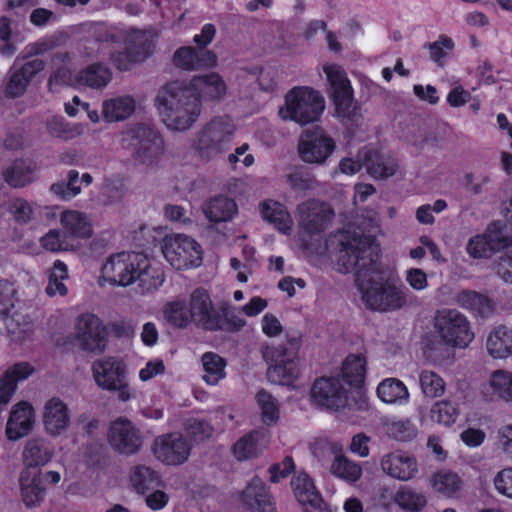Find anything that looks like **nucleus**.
Returning <instances> with one entry per match:
<instances>
[{
  "instance_id": "f257e3e1",
  "label": "nucleus",
  "mask_w": 512,
  "mask_h": 512,
  "mask_svg": "<svg viewBox=\"0 0 512 512\" xmlns=\"http://www.w3.org/2000/svg\"><path fill=\"white\" fill-rule=\"evenodd\" d=\"M334 242L335 268L340 273L355 272L356 285L367 309L389 313L408 305L411 293L397 276L378 264V247L373 238L347 230L337 233Z\"/></svg>"
},
{
  "instance_id": "f03ea898",
  "label": "nucleus",
  "mask_w": 512,
  "mask_h": 512,
  "mask_svg": "<svg viewBox=\"0 0 512 512\" xmlns=\"http://www.w3.org/2000/svg\"><path fill=\"white\" fill-rule=\"evenodd\" d=\"M166 280L163 269L144 253L120 251L102 261L96 284L101 289L128 288L136 284L141 296L155 294Z\"/></svg>"
},
{
  "instance_id": "7ed1b4c3",
  "label": "nucleus",
  "mask_w": 512,
  "mask_h": 512,
  "mask_svg": "<svg viewBox=\"0 0 512 512\" xmlns=\"http://www.w3.org/2000/svg\"><path fill=\"white\" fill-rule=\"evenodd\" d=\"M155 106L164 125L172 131L183 132L190 129L202 113V105L187 85L172 82L162 87Z\"/></svg>"
},
{
  "instance_id": "20e7f679",
  "label": "nucleus",
  "mask_w": 512,
  "mask_h": 512,
  "mask_svg": "<svg viewBox=\"0 0 512 512\" xmlns=\"http://www.w3.org/2000/svg\"><path fill=\"white\" fill-rule=\"evenodd\" d=\"M235 133L236 125L229 116H215L195 134L193 149L200 158L215 160L229 149Z\"/></svg>"
},
{
  "instance_id": "39448f33",
  "label": "nucleus",
  "mask_w": 512,
  "mask_h": 512,
  "mask_svg": "<svg viewBox=\"0 0 512 512\" xmlns=\"http://www.w3.org/2000/svg\"><path fill=\"white\" fill-rule=\"evenodd\" d=\"M324 109L325 99L319 91L308 86H296L285 94L278 115L283 121L304 126L318 121Z\"/></svg>"
},
{
  "instance_id": "423d86ee",
  "label": "nucleus",
  "mask_w": 512,
  "mask_h": 512,
  "mask_svg": "<svg viewBox=\"0 0 512 512\" xmlns=\"http://www.w3.org/2000/svg\"><path fill=\"white\" fill-rule=\"evenodd\" d=\"M92 377L98 388L114 392L121 402H128L136 397L128 381L126 362L119 357L104 356L91 365Z\"/></svg>"
},
{
  "instance_id": "0eeeda50",
  "label": "nucleus",
  "mask_w": 512,
  "mask_h": 512,
  "mask_svg": "<svg viewBox=\"0 0 512 512\" xmlns=\"http://www.w3.org/2000/svg\"><path fill=\"white\" fill-rule=\"evenodd\" d=\"M120 146L131 151L140 163L147 166L155 164L164 150V143L159 133L146 124L132 125L122 131Z\"/></svg>"
},
{
  "instance_id": "6e6552de",
  "label": "nucleus",
  "mask_w": 512,
  "mask_h": 512,
  "mask_svg": "<svg viewBox=\"0 0 512 512\" xmlns=\"http://www.w3.org/2000/svg\"><path fill=\"white\" fill-rule=\"evenodd\" d=\"M191 323L205 330L215 331L223 329L227 324L231 330L239 331L246 326V321L240 317L228 318L226 322L218 310L215 309L209 294L202 289L195 290L190 297Z\"/></svg>"
},
{
  "instance_id": "1a4fd4ad",
  "label": "nucleus",
  "mask_w": 512,
  "mask_h": 512,
  "mask_svg": "<svg viewBox=\"0 0 512 512\" xmlns=\"http://www.w3.org/2000/svg\"><path fill=\"white\" fill-rule=\"evenodd\" d=\"M161 251L166 261L176 270L196 268L202 263V249L192 237L169 234L161 241Z\"/></svg>"
},
{
  "instance_id": "9d476101",
  "label": "nucleus",
  "mask_w": 512,
  "mask_h": 512,
  "mask_svg": "<svg viewBox=\"0 0 512 512\" xmlns=\"http://www.w3.org/2000/svg\"><path fill=\"white\" fill-rule=\"evenodd\" d=\"M263 357L269 367L267 378L273 384L291 386L300 375L298 358L295 351L282 347H265Z\"/></svg>"
},
{
  "instance_id": "9b49d317",
  "label": "nucleus",
  "mask_w": 512,
  "mask_h": 512,
  "mask_svg": "<svg viewBox=\"0 0 512 512\" xmlns=\"http://www.w3.org/2000/svg\"><path fill=\"white\" fill-rule=\"evenodd\" d=\"M295 217L299 229L309 235L322 233L331 223L334 211L329 204L310 199L297 205Z\"/></svg>"
},
{
  "instance_id": "f8f14e48",
  "label": "nucleus",
  "mask_w": 512,
  "mask_h": 512,
  "mask_svg": "<svg viewBox=\"0 0 512 512\" xmlns=\"http://www.w3.org/2000/svg\"><path fill=\"white\" fill-rule=\"evenodd\" d=\"M74 337L83 351L100 354L106 348L108 332L96 315L84 313L77 318Z\"/></svg>"
},
{
  "instance_id": "ddd939ff",
  "label": "nucleus",
  "mask_w": 512,
  "mask_h": 512,
  "mask_svg": "<svg viewBox=\"0 0 512 512\" xmlns=\"http://www.w3.org/2000/svg\"><path fill=\"white\" fill-rule=\"evenodd\" d=\"M191 443L178 432L158 436L152 445L153 455L163 464L177 466L185 463L191 453Z\"/></svg>"
},
{
  "instance_id": "4468645a",
  "label": "nucleus",
  "mask_w": 512,
  "mask_h": 512,
  "mask_svg": "<svg viewBox=\"0 0 512 512\" xmlns=\"http://www.w3.org/2000/svg\"><path fill=\"white\" fill-rule=\"evenodd\" d=\"M240 505L251 512H278L268 485L254 476L238 495Z\"/></svg>"
},
{
  "instance_id": "2eb2a0df",
  "label": "nucleus",
  "mask_w": 512,
  "mask_h": 512,
  "mask_svg": "<svg viewBox=\"0 0 512 512\" xmlns=\"http://www.w3.org/2000/svg\"><path fill=\"white\" fill-rule=\"evenodd\" d=\"M108 442L117 452L132 455L140 449L142 438L139 430L129 419L119 417L110 424Z\"/></svg>"
},
{
  "instance_id": "dca6fc26",
  "label": "nucleus",
  "mask_w": 512,
  "mask_h": 512,
  "mask_svg": "<svg viewBox=\"0 0 512 512\" xmlns=\"http://www.w3.org/2000/svg\"><path fill=\"white\" fill-rule=\"evenodd\" d=\"M18 301L17 289L14 283L7 280H0V316L6 319V328L14 341H23L33 333L30 324L20 325L14 317H9Z\"/></svg>"
},
{
  "instance_id": "f3484780",
  "label": "nucleus",
  "mask_w": 512,
  "mask_h": 512,
  "mask_svg": "<svg viewBox=\"0 0 512 512\" xmlns=\"http://www.w3.org/2000/svg\"><path fill=\"white\" fill-rule=\"evenodd\" d=\"M124 43V52L111 55L112 62L119 70L127 71L150 55L151 45L146 32L131 30Z\"/></svg>"
},
{
  "instance_id": "a211bd4d",
  "label": "nucleus",
  "mask_w": 512,
  "mask_h": 512,
  "mask_svg": "<svg viewBox=\"0 0 512 512\" xmlns=\"http://www.w3.org/2000/svg\"><path fill=\"white\" fill-rule=\"evenodd\" d=\"M41 419L45 433L52 438H56L69 430L71 410L61 398L51 397L43 405Z\"/></svg>"
},
{
  "instance_id": "6ab92c4d",
  "label": "nucleus",
  "mask_w": 512,
  "mask_h": 512,
  "mask_svg": "<svg viewBox=\"0 0 512 512\" xmlns=\"http://www.w3.org/2000/svg\"><path fill=\"white\" fill-rule=\"evenodd\" d=\"M380 467L387 476L404 482L415 478L419 472L416 457L401 450L384 454L380 460Z\"/></svg>"
},
{
  "instance_id": "aec40b11",
  "label": "nucleus",
  "mask_w": 512,
  "mask_h": 512,
  "mask_svg": "<svg viewBox=\"0 0 512 512\" xmlns=\"http://www.w3.org/2000/svg\"><path fill=\"white\" fill-rule=\"evenodd\" d=\"M199 101H222L228 92V86L223 77L216 72L193 76L185 83Z\"/></svg>"
},
{
  "instance_id": "412c9836",
  "label": "nucleus",
  "mask_w": 512,
  "mask_h": 512,
  "mask_svg": "<svg viewBox=\"0 0 512 512\" xmlns=\"http://www.w3.org/2000/svg\"><path fill=\"white\" fill-rule=\"evenodd\" d=\"M335 142L322 132H315L303 137L299 142L301 159L310 164H323L334 152Z\"/></svg>"
},
{
  "instance_id": "4be33fe9",
  "label": "nucleus",
  "mask_w": 512,
  "mask_h": 512,
  "mask_svg": "<svg viewBox=\"0 0 512 512\" xmlns=\"http://www.w3.org/2000/svg\"><path fill=\"white\" fill-rule=\"evenodd\" d=\"M35 424V410L31 403L20 401L11 408L5 434L8 440L17 441L27 436Z\"/></svg>"
},
{
  "instance_id": "5701e85b",
  "label": "nucleus",
  "mask_w": 512,
  "mask_h": 512,
  "mask_svg": "<svg viewBox=\"0 0 512 512\" xmlns=\"http://www.w3.org/2000/svg\"><path fill=\"white\" fill-rule=\"evenodd\" d=\"M314 401L327 408H337L345 400L346 388L337 378H320L312 387Z\"/></svg>"
},
{
  "instance_id": "b1692460",
  "label": "nucleus",
  "mask_w": 512,
  "mask_h": 512,
  "mask_svg": "<svg viewBox=\"0 0 512 512\" xmlns=\"http://www.w3.org/2000/svg\"><path fill=\"white\" fill-rule=\"evenodd\" d=\"M60 225L67 238L87 239L93 234L89 217L78 210L66 209L59 214Z\"/></svg>"
},
{
  "instance_id": "393cba45",
  "label": "nucleus",
  "mask_w": 512,
  "mask_h": 512,
  "mask_svg": "<svg viewBox=\"0 0 512 512\" xmlns=\"http://www.w3.org/2000/svg\"><path fill=\"white\" fill-rule=\"evenodd\" d=\"M34 368L27 362L10 366L0 377V405L6 406L17 390V383L31 376Z\"/></svg>"
},
{
  "instance_id": "a878e982",
  "label": "nucleus",
  "mask_w": 512,
  "mask_h": 512,
  "mask_svg": "<svg viewBox=\"0 0 512 512\" xmlns=\"http://www.w3.org/2000/svg\"><path fill=\"white\" fill-rule=\"evenodd\" d=\"M269 435L263 430H254L241 437L232 447L235 458L239 461L257 457L265 449Z\"/></svg>"
},
{
  "instance_id": "bb28decb",
  "label": "nucleus",
  "mask_w": 512,
  "mask_h": 512,
  "mask_svg": "<svg viewBox=\"0 0 512 512\" xmlns=\"http://www.w3.org/2000/svg\"><path fill=\"white\" fill-rule=\"evenodd\" d=\"M259 209L264 221L273 225L277 231L283 234L292 232L294 221L283 204L268 199L260 203Z\"/></svg>"
},
{
  "instance_id": "cd10ccee",
  "label": "nucleus",
  "mask_w": 512,
  "mask_h": 512,
  "mask_svg": "<svg viewBox=\"0 0 512 512\" xmlns=\"http://www.w3.org/2000/svg\"><path fill=\"white\" fill-rule=\"evenodd\" d=\"M21 496L26 506L32 507L43 501L45 487L40 471L24 468L19 478Z\"/></svg>"
},
{
  "instance_id": "c85d7f7f",
  "label": "nucleus",
  "mask_w": 512,
  "mask_h": 512,
  "mask_svg": "<svg viewBox=\"0 0 512 512\" xmlns=\"http://www.w3.org/2000/svg\"><path fill=\"white\" fill-rule=\"evenodd\" d=\"M486 351L493 359H506L512 356V328L495 326L486 339Z\"/></svg>"
},
{
  "instance_id": "c756f323",
  "label": "nucleus",
  "mask_w": 512,
  "mask_h": 512,
  "mask_svg": "<svg viewBox=\"0 0 512 512\" xmlns=\"http://www.w3.org/2000/svg\"><path fill=\"white\" fill-rule=\"evenodd\" d=\"M136 110V100L131 95H117L102 104V115L107 122H120L130 118Z\"/></svg>"
},
{
  "instance_id": "7c9ffc66",
  "label": "nucleus",
  "mask_w": 512,
  "mask_h": 512,
  "mask_svg": "<svg viewBox=\"0 0 512 512\" xmlns=\"http://www.w3.org/2000/svg\"><path fill=\"white\" fill-rule=\"evenodd\" d=\"M475 332L468 318L450 310V348L466 349L474 340Z\"/></svg>"
},
{
  "instance_id": "2f4dec72",
  "label": "nucleus",
  "mask_w": 512,
  "mask_h": 512,
  "mask_svg": "<svg viewBox=\"0 0 512 512\" xmlns=\"http://www.w3.org/2000/svg\"><path fill=\"white\" fill-rule=\"evenodd\" d=\"M453 300L460 307L473 311L483 319L490 318L496 312V304L491 298L474 291L456 293Z\"/></svg>"
},
{
  "instance_id": "473e14b6",
  "label": "nucleus",
  "mask_w": 512,
  "mask_h": 512,
  "mask_svg": "<svg viewBox=\"0 0 512 512\" xmlns=\"http://www.w3.org/2000/svg\"><path fill=\"white\" fill-rule=\"evenodd\" d=\"M481 391L487 399L512 401V372L503 369L493 371Z\"/></svg>"
},
{
  "instance_id": "72a5a7b5",
  "label": "nucleus",
  "mask_w": 512,
  "mask_h": 512,
  "mask_svg": "<svg viewBox=\"0 0 512 512\" xmlns=\"http://www.w3.org/2000/svg\"><path fill=\"white\" fill-rule=\"evenodd\" d=\"M291 488L294 497L301 505L320 507L322 498L314 481L303 471L296 473L291 479Z\"/></svg>"
},
{
  "instance_id": "f704fd0d",
  "label": "nucleus",
  "mask_w": 512,
  "mask_h": 512,
  "mask_svg": "<svg viewBox=\"0 0 512 512\" xmlns=\"http://www.w3.org/2000/svg\"><path fill=\"white\" fill-rule=\"evenodd\" d=\"M203 213L213 223L228 222L237 214V204L231 198L217 196L203 204Z\"/></svg>"
},
{
  "instance_id": "c9c22d12",
  "label": "nucleus",
  "mask_w": 512,
  "mask_h": 512,
  "mask_svg": "<svg viewBox=\"0 0 512 512\" xmlns=\"http://www.w3.org/2000/svg\"><path fill=\"white\" fill-rule=\"evenodd\" d=\"M367 359L361 354H349L341 367V379L350 387L358 388L365 380Z\"/></svg>"
},
{
  "instance_id": "e433bc0d",
  "label": "nucleus",
  "mask_w": 512,
  "mask_h": 512,
  "mask_svg": "<svg viewBox=\"0 0 512 512\" xmlns=\"http://www.w3.org/2000/svg\"><path fill=\"white\" fill-rule=\"evenodd\" d=\"M129 485L140 495H145L150 489L162 485L158 471L146 465H137L129 473Z\"/></svg>"
},
{
  "instance_id": "4c0bfd02",
  "label": "nucleus",
  "mask_w": 512,
  "mask_h": 512,
  "mask_svg": "<svg viewBox=\"0 0 512 512\" xmlns=\"http://www.w3.org/2000/svg\"><path fill=\"white\" fill-rule=\"evenodd\" d=\"M378 398L386 404L405 405L409 401V391L406 385L397 378H386L377 386Z\"/></svg>"
},
{
  "instance_id": "58836bf2",
  "label": "nucleus",
  "mask_w": 512,
  "mask_h": 512,
  "mask_svg": "<svg viewBox=\"0 0 512 512\" xmlns=\"http://www.w3.org/2000/svg\"><path fill=\"white\" fill-rule=\"evenodd\" d=\"M365 167L368 174L375 179H384L393 176L399 165L393 158L384 157L377 151L370 150L364 152Z\"/></svg>"
},
{
  "instance_id": "ea45409f",
  "label": "nucleus",
  "mask_w": 512,
  "mask_h": 512,
  "mask_svg": "<svg viewBox=\"0 0 512 512\" xmlns=\"http://www.w3.org/2000/svg\"><path fill=\"white\" fill-rule=\"evenodd\" d=\"M25 468H35L47 464L53 457L52 450L42 438H33L26 442L22 453Z\"/></svg>"
},
{
  "instance_id": "a19ab883",
  "label": "nucleus",
  "mask_w": 512,
  "mask_h": 512,
  "mask_svg": "<svg viewBox=\"0 0 512 512\" xmlns=\"http://www.w3.org/2000/svg\"><path fill=\"white\" fill-rule=\"evenodd\" d=\"M201 364L204 374L203 381L210 385L216 386L220 381L226 378V360L214 352H205L201 356Z\"/></svg>"
},
{
  "instance_id": "79ce46f5",
  "label": "nucleus",
  "mask_w": 512,
  "mask_h": 512,
  "mask_svg": "<svg viewBox=\"0 0 512 512\" xmlns=\"http://www.w3.org/2000/svg\"><path fill=\"white\" fill-rule=\"evenodd\" d=\"M330 472L335 477L352 484L361 479L363 469L360 463L344 455H337L330 465Z\"/></svg>"
},
{
  "instance_id": "37998d69",
  "label": "nucleus",
  "mask_w": 512,
  "mask_h": 512,
  "mask_svg": "<svg viewBox=\"0 0 512 512\" xmlns=\"http://www.w3.org/2000/svg\"><path fill=\"white\" fill-rule=\"evenodd\" d=\"M255 401L263 424L268 426L276 424L280 418V404L278 400L267 390L261 389L256 393Z\"/></svg>"
},
{
  "instance_id": "c03bdc74",
  "label": "nucleus",
  "mask_w": 512,
  "mask_h": 512,
  "mask_svg": "<svg viewBox=\"0 0 512 512\" xmlns=\"http://www.w3.org/2000/svg\"><path fill=\"white\" fill-rule=\"evenodd\" d=\"M394 501L407 512H419L427 504L425 494L409 486H401L394 495Z\"/></svg>"
},
{
  "instance_id": "a18cd8bd",
  "label": "nucleus",
  "mask_w": 512,
  "mask_h": 512,
  "mask_svg": "<svg viewBox=\"0 0 512 512\" xmlns=\"http://www.w3.org/2000/svg\"><path fill=\"white\" fill-rule=\"evenodd\" d=\"M164 319L177 328H186L191 324L190 306L182 299L167 302L163 308Z\"/></svg>"
},
{
  "instance_id": "49530a36",
  "label": "nucleus",
  "mask_w": 512,
  "mask_h": 512,
  "mask_svg": "<svg viewBox=\"0 0 512 512\" xmlns=\"http://www.w3.org/2000/svg\"><path fill=\"white\" fill-rule=\"evenodd\" d=\"M67 278V265L60 260H56L53 264V267L49 270L48 284L45 288L46 294L50 297H55L57 295L62 297L66 296L68 293V288L64 281Z\"/></svg>"
},
{
  "instance_id": "de8ad7c7",
  "label": "nucleus",
  "mask_w": 512,
  "mask_h": 512,
  "mask_svg": "<svg viewBox=\"0 0 512 512\" xmlns=\"http://www.w3.org/2000/svg\"><path fill=\"white\" fill-rule=\"evenodd\" d=\"M47 129L51 136L65 141L83 135L85 130L83 124L66 122L63 117H52L47 122Z\"/></svg>"
},
{
  "instance_id": "09e8293b",
  "label": "nucleus",
  "mask_w": 512,
  "mask_h": 512,
  "mask_svg": "<svg viewBox=\"0 0 512 512\" xmlns=\"http://www.w3.org/2000/svg\"><path fill=\"white\" fill-rule=\"evenodd\" d=\"M111 80L110 70L100 64H93L78 74L77 81L80 85L91 88L105 87Z\"/></svg>"
},
{
  "instance_id": "8fccbe9b",
  "label": "nucleus",
  "mask_w": 512,
  "mask_h": 512,
  "mask_svg": "<svg viewBox=\"0 0 512 512\" xmlns=\"http://www.w3.org/2000/svg\"><path fill=\"white\" fill-rule=\"evenodd\" d=\"M6 182L13 187H23L33 181L34 167L26 161H16L4 174Z\"/></svg>"
},
{
  "instance_id": "3c124183",
  "label": "nucleus",
  "mask_w": 512,
  "mask_h": 512,
  "mask_svg": "<svg viewBox=\"0 0 512 512\" xmlns=\"http://www.w3.org/2000/svg\"><path fill=\"white\" fill-rule=\"evenodd\" d=\"M494 252L512 246V233L510 228L500 222L488 226L485 232Z\"/></svg>"
},
{
  "instance_id": "603ef678",
  "label": "nucleus",
  "mask_w": 512,
  "mask_h": 512,
  "mask_svg": "<svg viewBox=\"0 0 512 512\" xmlns=\"http://www.w3.org/2000/svg\"><path fill=\"white\" fill-rule=\"evenodd\" d=\"M322 69L329 83V94L352 88L345 70L340 65L327 63Z\"/></svg>"
},
{
  "instance_id": "864d4df0",
  "label": "nucleus",
  "mask_w": 512,
  "mask_h": 512,
  "mask_svg": "<svg viewBox=\"0 0 512 512\" xmlns=\"http://www.w3.org/2000/svg\"><path fill=\"white\" fill-rule=\"evenodd\" d=\"M329 96L334 103L337 117L343 119H350L353 117L356 106L353 100L352 88L338 92H331Z\"/></svg>"
},
{
  "instance_id": "5fc2aeb1",
  "label": "nucleus",
  "mask_w": 512,
  "mask_h": 512,
  "mask_svg": "<svg viewBox=\"0 0 512 512\" xmlns=\"http://www.w3.org/2000/svg\"><path fill=\"white\" fill-rule=\"evenodd\" d=\"M419 381L423 393L428 397H439L445 392V381L433 371H422Z\"/></svg>"
},
{
  "instance_id": "6e6d98bb",
  "label": "nucleus",
  "mask_w": 512,
  "mask_h": 512,
  "mask_svg": "<svg viewBox=\"0 0 512 512\" xmlns=\"http://www.w3.org/2000/svg\"><path fill=\"white\" fill-rule=\"evenodd\" d=\"M43 249L50 252L68 251L72 249L67 236L58 229H50L40 240Z\"/></svg>"
},
{
  "instance_id": "4d7b16f0",
  "label": "nucleus",
  "mask_w": 512,
  "mask_h": 512,
  "mask_svg": "<svg viewBox=\"0 0 512 512\" xmlns=\"http://www.w3.org/2000/svg\"><path fill=\"white\" fill-rule=\"evenodd\" d=\"M386 426L388 434L398 441H409L417 434L415 426L408 419L391 421Z\"/></svg>"
},
{
  "instance_id": "13d9d810",
  "label": "nucleus",
  "mask_w": 512,
  "mask_h": 512,
  "mask_svg": "<svg viewBox=\"0 0 512 512\" xmlns=\"http://www.w3.org/2000/svg\"><path fill=\"white\" fill-rule=\"evenodd\" d=\"M31 82L18 70L13 71L7 81L4 93L7 98H18L24 95Z\"/></svg>"
},
{
  "instance_id": "bf43d9fd",
  "label": "nucleus",
  "mask_w": 512,
  "mask_h": 512,
  "mask_svg": "<svg viewBox=\"0 0 512 512\" xmlns=\"http://www.w3.org/2000/svg\"><path fill=\"white\" fill-rule=\"evenodd\" d=\"M131 30L132 29L126 30L120 26H105L98 24L96 27L97 39L104 43L125 42Z\"/></svg>"
},
{
  "instance_id": "052dcab7",
  "label": "nucleus",
  "mask_w": 512,
  "mask_h": 512,
  "mask_svg": "<svg viewBox=\"0 0 512 512\" xmlns=\"http://www.w3.org/2000/svg\"><path fill=\"white\" fill-rule=\"evenodd\" d=\"M173 62L183 70H197V50L193 47H181L174 53Z\"/></svg>"
},
{
  "instance_id": "680f3d73",
  "label": "nucleus",
  "mask_w": 512,
  "mask_h": 512,
  "mask_svg": "<svg viewBox=\"0 0 512 512\" xmlns=\"http://www.w3.org/2000/svg\"><path fill=\"white\" fill-rule=\"evenodd\" d=\"M467 251L474 258H485L494 252L485 233L472 238L467 244Z\"/></svg>"
},
{
  "instance_id": "e2e57ef3",
  "label": "nucleus",
  "mask_w": 512,
  "mask_h": 512,
  "mask_svg": "<svg viewBox=\"0 0 512 512\" xmlns=\"http://www.w3.org/2000/svg\"><path fill=\"white\" fill-rule=\"evenodd\" d=\"M493 270L503 282L512 284V251L499 256L493 262Z\"/></svg>"
},
{
  "instance_id": "0e129e2a",
  "label": "nucleus",
  "mask_w": 512,
  "mask_h": 512,
  "mask_svg": "<svg viewBox=\"0 0 512 512\" xmlns=\"http://www.w3.org/2000/svg\"><path fill=\"white\" fill-rule=\"evenodd\" d=\"M294 468L295 464L293 459L289 456L285 457L284 460L280 463L272 464L268 468V472L270 474V482L279 483L282 479L288 477Z\"/></svg>"
},
{
  "instance_id": "69168bd1",
  "label": "nucleus",
  "mask_w": 512,
  "mask_h": 512,
  "mask_svg": "<svg viewBox=\"0 0 512 512\" xmlns=\"http://www.w3.org/2000/svg\"><path fill=\"white\" fill-rule=\"evenodd\" d=\"M491 178L485 173H466L462 179L463 186L474 194L483 192L484 186L489 184Z\"/></svg>"
},
{
  "instance_id": "338daca9",
  "label": "nucleus",
  "mask_w": 512,
  "mask_h": 512,
  "mask_svg": "<svg viewBox=\"0 0 512 512\" xmlns=\"http://www.w3.org/2000/svg\"><path fill=\"white\" fill-rule=\"evenodd\" d=\"M496 445L502 454L512 460V424L503 425L497 430Z\"/></svg>"
},
{
  "instance_id": "774afa93",
  "label": "nucleus",
  "mask_w": 512,
  "mask_h": 512,
  "mask_svg": "<svg viewBox=\"0 0 512 512\" xmlns=\"http://www.w3.org/2000/svg\"><path fill=\"white\" fill-rule=\"evenodd\" d=\"M496 490L509 498H512V467L504 468L494 477Z\"/></svg>"
}]
</instances>
